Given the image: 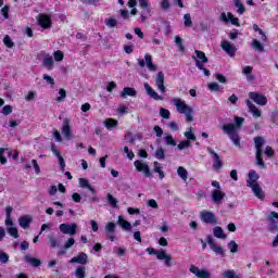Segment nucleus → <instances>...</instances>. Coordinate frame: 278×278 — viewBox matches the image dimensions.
I'll use <instances>...</instances> for the list:
<instances>
[{
    "mask_svg": "<svg viewBox=\"0 0 278 278\" xmlns=\"http://www.w3.org/2000/svg\"><path fill=\"white\" fill-rule=\"evenodd\" d=\"M153 166H154L153 172H154V173H157L159 179H164V178L166 177V174H164V170H162V165H161V163L157 162V161H155V162L153 163Z\"/></svg>",
    "mask_w": 278,
    "mask_h": 278,
    "instance_id": "34",
    "label": "nucleus"
},
{
    "mask_svg": "<svg viewBox=\"0 0 278 278\" xmlns=\"http://www.w3.org/2000/svg\"><path fill=\"white\" fill-rule=\"evenodd\" d=\"M70 264H83V265L88 264V254L81 252L79 255L73 257L70 261Z\"/></svg>",
    "mask_w": 278,
    "mask_h": 278,
    "instance_id": "23",
    "label": "nucleus"
},
{
    "mask_svg": "<svg viewBox=\"0 0 278 278\" xmlns=\"http://www.w3.org/2000/svg\"><path fill=\"white\" fill-rule=\"evenodd\" d=\"M14 208L12 206H7L4 208L5 212V226H7V231L12 236V238H18V229L14 227V222H12V212Z\"/></svg>",
    "mask_w": 278,
    "mask_h": 278,
    "instance_id": "3",
    "label": "nucleus"
},
{
    "mask_svg": "<svg viewBox=\"0 0 278 278\" xmlns=\"http://www.w3.org/2000/svg\"><path fill=\"white\" fill-rule=\"evenodd\" d=\"M138 65L141 68H144V66H147L148 71H150V73L157 72V65L155 63H153V56L149 53L144 54V59H138Z\"/></svg>",
    "mask_w": 278,
    "mask_h": 278,
    "instance_id": "4",
    "label": "nucleus"
},
{
    "mask_svg": "<svg viewBox=\"0 0 278 278\" xmlns=\"http://www.w3.org/2000/svg\"><path fill=\"white\" fill-rule=\"evenodd\" d=\"M251 47L252 49H254V51H257V53H264V43H261L260 40L253 39L251 42Z\"/></svg>",
    "mask_w": 278,
    "mask_h": 278,
    "instance_id": "35",
    "label": "nucleus"
},
{
    "mask_svg": "<svg viewBox=\"0 0 278 278\" xmlns=\"http://www.w3.org/2000/svg\"><path fill=\"white\" fill-rule=\"evenodd\" d=\"M13 112V109H12V106L11 105H4L3 108H2V114L4 115V116H10V114Z\"/></svg>",
    "mask_w": 278,
    "mask_h": 278,
    "instance_id": "63",
    "label": "nucleus"
},
{
    "mask_svg": "<svg viewBox=\"0 0 278 278\" xmlns=\"http://www.w3.org/2000/svg\"><path fill=\"white\" fill-rule=\"evenodd\" d=\"M160 116H162V118H170V111H168L164 108H161Z\"/></svg>",
    "mask_w": 278,
    "mask_h": 278,
    "instance_id": "62",
    "label": "nucleus"
},
{
    "mask_svg": "<svg viewBox=\"0 0 278 278\" xmlns=\"http://www.w3.org/2000/svg\"><path fill=\"white\" fill-rule=\"evenodd\" d=\"M245 103L254 118H260V116H262V111H260V109H257V106H255L251 100H247Z\"/></svg>",
    "mask_w": 278,
    "mask_h": 278,
    "instance_id": "27",
    "label": "nucleus"
},
{
    "mask_svg": "<svg viewBox=\"0 0 278 278\" xmlns=\"http://www.w3.org/2000/svg\"><path fill=\"white\" fill-rule=\"evenodd\" d=\"M235 7L238 8L237 12L238 14H242L243 12L247 11L244 8V4H242V0H235Z\"/></svg>",
    "mask_w": 278,
    "mask_h": 278,
    "instance_id": "48",
    "label": "nucleus"
},
{
    "mask_svg": "<svg viewBox=\"0 0 278 278\" xmlns=\"http://www.w3.org/2000/svg\"><path fill=\"white\" fill-rule=\"evenodd\" d=\"M208 90H211V92H218V90H220V85L217 83H210Z\"/></svg>",
    "mask_w": 278,
    "mask_h": 278,
    "instance_id": "57",
    "label": "nucleus"
},
{
    "mask_svg": "<svg viewBox=\"0 0 278 278\" xmlns=\"http://www.w3.org/2000/svg\"><path fill=\"white\" fill-rule=\"evenodd\" d=\"M75 277L77 278L86 277V267H78L75 271Z\"/></svg>",
    "mask_w": 278,
    "mask_h": 278,
    "instance_id": "50",
    "label": "nucleus"
},
{
    "mask_svg": "<svg viewBox=\"0 0 278 278\" xmlns=\"http://www.w3.org/2000/svg\"><path fill=\"white\" fill-rule=\"evenodd\" d=\"M191 58L195 62V66L199 70H203V66H205V64L208 62L205 52L201 50H195Z\"/></svg>",
    "mask_w": 278,
    "mask_h": 278,
    "instance_id": "6",
    "label": "nucleus"
},
{
    "mask_svg": "<svg viewBox=\"0 0 278 278\" xmlns=\"http://www.w3.org/2000/svg\"><path fill=\"white\" fill-rule=\"evenodd\" d=\"M116 23L118 22L116 21V18L113 17L105 20L106 27H116Z\"/></svg>",
    "mask_w": 278,
    "mask_h": 278,
    "instance_id": "60",
    "label": "nucleus"
},
{
    "mask_svg": "<svg viewBox=\"0 0 278 278\" xmlns=\"http://www.w3.org/2000/svg\"><path fill=\"white\" fill-rule=\"evenodd\" d=\"M3 43L5 45V47H8L9 49H12V47H14V41H12V38H10V36H4L3 38Z\"/></svg>",
    "mask_w": 278,
    "mask_h": 278,
    "instance_id": "52",
    "label": "nucleus"
},
{
    "mask_svg": "<svg viewBox=\"0 0 278 278\" xmlns=\"http://www.w3.org/2000/svg\"><path fill=\"white\" fill-rule=\"evenodd\" d=\"M37 23L42 29H51V16L48 14H39Z\"/></svg>",
    "mask_w": 278,
    "mask_h": 278,
    "instance_id": "15",
    "label": "nucleus"
},
{
    "mask_svg": "<svg viewBox=\"0 0 278 278\" xmlns=\"http://www.w3.org/2000/svg\"><path fill=\"white\" fill-rule=\"evenodd\" d=\"M177 175L182 179V181H188V169H186V167L179 166L177 168Z\"/></svg>",
    "mask_w": 278,
    "mask_h": 278,
    "instance_id": "38",
    "label": "nucleus"
},
{
    "mask_svg": "<svg viewBox=\"0 0 278 278\" xmlns=\"http://www.w3.org/2000/svg\"><path fill=\"white\" fill-rule=\"evenodd\" d=\"M182 22L185 27L190 28L192 27V16L190 15V13H186L182 17Z\"/></svg>",
    "mask_w": 278,
    "mask_h": 278,
    "instance_id": "43",
    "label": "nucleus"
},
{
    "mask_svg": "<svg viewBox=\"0 0 278 278\" xmlns=\"http://www.w3.org/2000/svg\"><path fill=\"white\" fill-rule=\"evenodd\" d=\"M155 157L156 160H164V157H166V154H164V149L157 148L155 151Z\"/></svg>",
    "mask_w": 278,
    "mask_h": 278,
    "instance_id": "56",
    "label": "nucleus"
},
{
    "mask_svg": "<svg viewBox=\"0 0 278 278\" xmlns=\"http://www.w3.org/2000/svg\"><path fill=\"white\" fill-rule=\"evenodd\" d=\"M51 151L52 153H54L55 157H58L61 170H64L66 168V163L64 162V157H62V154L59 152L58 149H55V146H52Z\"/></svg>",
    "mask_w": 278,
    "mask_h": 278,
    "instance_id": "30",
    "label": "nucleus"
},
{
    "mask_svg": "<svg viewBox=\"0 0 278 278\" xmlns=\"http://www.w3.org/2000/svg\"><path fill=\"white\" fill-rule=\"evenodd\" d=\"M254 144L256 149V164L260 166V168H266L264 160L262 159V147H264V138L255 137Z\"/></svg>",
    "mask_w": 278,
    "mask_h": 278,
    "instance_id": "5",
    "label": "nucleus"
},
{
    "mask_svg": "<svg viewBox=\"0 0 278 278\" xmlns=\"http://www.w3.org/2000/svg\"><path fill=\"white\" fill-rule=\"evenodd\" d=\"M0 262L2 264H8V262H10V255H8V253L3 252L2 250H0Z\"/></svg>",
    "mask_w": 278,
    "mask_h": 278,
    "instance_id": "51",
    "label": "nucleus"
},
{
    "mask_svg": "<svg viewBox=\"0 0 278 278\" xmlns=\"http://www.w3.org/2000/svg\"><path fill=\"white\" fill-rule=\"evenodd\" d=\"M42 79L45 81H47V84H49V86H51V87L55 86V79H53V77H51L47 74H43Z\"/></svg>",
    "mask_w": 278,
    "mask_h": 278,
    "instance_id": "54",
    "label": "nucleus"
},
{
    "mask_svg": "<svg viewBox=\"0 0 278 278\" xmlns=\"http://www.w3.org/2000/svg\"><path fill=\"white\" fill-rule=\"evenodd\" d=\"M59 230L61 233H65L67 236H75L77 233V224H61L59 226Z\"/></svg>",
    "mask_w": 278,
    "mask_h": 278,
    "instance_id": "13",
    "label": "nucleus"
},
{
    "mask_svg": "<svg viewBox=\"0 0 278 278\" xmlns=\"http://www.w3.org/2000/svg\"><path fill=\"white\" fill-rule=\"evenodd\" d=\"M165 144L168 147H177V141L173 138V135L165 134L164 136Z\"/></svg>",
    "mask_w": 278,
    "mask_h": 278,
    "instance_id": "42",
    "label": "nucleus"
},
{
    "mask_svg": "<svg viewBox=\"0 0 278 278\" xmlns=\"http://www.w3.org/2000/svg\"><path fill=\"white\" fill-rule=\"evenodd\" d=\"M206 151L211 154L213 160V170H220V168H223V160L220 159V155H218V153H216V151H214L212 148H206Z\"/></svg>",
    "mask_w": 278,
    "mask_h": 278,
    "instance_id": "8",
    "label": "nucleus"
},
{
    "mask_svg": "<svg viewBox=\"0 0 278 278\" xmlns=\"http://www.w3.org/2000/svg\"><path fill=\"white\" fill-rule=\"evenodd\" d=\"M206 242L212 251L216 253V255H225V250H223V247L216 244L214 242V239L212 237H207Z\"/></svg>",
    "mask_w": 278,
    "mask_h": 278,
    "instance_id": "20",
    "label": "nucleus"
},
{
    "mask_svg": "<svg viewBox=\"0 0 278 278\" xmlns=\"http://www.w3.org/2000/svg\"><path fill=\"white\" fill-rule=\"evenodd\" d=\"M250 188H251L253 194L255 197H257L260 199V201H264L265 193H264V190L262 189V187L260 186V184L252 185Z\"/></svg>",
    "mask_w": 278,
    "mask_h": 278,
    "instance_id": "29",
    "label": "nucleus"
},
{
    "mask_svg": "<svg viewBox=\"0 0 278 278\" xmlns=\"http://www.w3.org/2000/svg\"><path fill=\"white\" fill-rule=\"evenodd\" d=\"M155 86L164 94L166 92V86H164V73L159 72L155 77Z\"/></svg>",
    "mask_w": 278,
    "mask_h": 278,
    "instance_id": "22",
    "label": "nucleus"
},
{
    "mask_svg": "<svg viewBox=\"0 0 278 278\" xmlns=\"http://www.w3.org/2000/svg\"><path fill=\"white\" fill-rule=\"evenodd\" d=\"M223 51L228 53L230 58H233L236 55V51H238V48H236V45L231 43L230 41L224 40L220 45Z\"/></svg>",
    "mask_w": 278,
    "mask_h": 278,
    "instance_id": "16",
    "label": "nucleus"
},
{
    "mask_svg": "<svg viewBox=\"0 0 278 278\" xmlns=\"http://www.w3.org/2000/svg\"><path fill=\"white\" fill-rule=\"evenodd\" d=\"M173 105H175L178 114L185 116L186 123H192L194 121V109L190 104L186 103V100L181 98L172 99Z\"/></svg>",
    "mask_w": 278,
    "mask_h": 278,
    "instance_id": "2",
    "label": "nucleus"
},
{
    "mask_svg": "<svg viewBox=\"0 0 278 278\" xmlns=\"http://www.w3.org/2000/svg\"><path fill=\"white\" fill-rule=\"evenodd\" d=\"M228 249H230V253H238V243H236V241H230L228 243Z\"/></svg>",
    "mask_w": 278,
    "mask_h": 278,
    "instance_id": "58",
    "label": "nucleus"
},
{
    "mask_svg": "<svg viewBox=\"0 0 278 278\" xmlns=\"http://www.w3.org/2000/svg\"><path fill=\"white\" fill-rule=\"evenodd\" d=\"M138 2H139V7L141 8V10H143L144 12L150 14L151 3H149V0H138Z\"/></svg>",
    "mask_w": 278,
    "mask_h": 278,
    "instance_id": "41",
    "label": "nucleus"
},
{
    "mask_svg": "<svg viewBox=\"0 0 278 278\" xmlns=\"http://www.w3.org/2000/svg\"><path fill=\"white\" fill-rule=\"evenodd\" d=\"M175 42H176L179 51H184V39H181V37H179V36H176Z\"/></svg>",
    "mask_w": 278,
    "mask_h": 278,
    "instance_id": "59",
    "label": "nucleus"
},
{
    "mask_svg": "<svg viewBox=\"0 0 278 278\" xmlns=\"http://www.w3.org/2000/svg\"><path fill=\"white\" fill-rule=\"evenodd\" d=\"M159 5L161 10H164V12H168V10H170V0H161Z\"/></svg>",
    "mask_w": 278,
    "mask_h": 278,
    "instance_id": "46",
    "label": "nucleus"
},
{
    "mask_svg": "<svg viewBox=\"0 0 278 278\" xmlns=\"http://www.w3.org/2000/svg\"><path fill=\"white\" fill-rule=\"evenodd\" d=\"M25 261H26L28 264H30V266H35V267L40 266V260L34 258V257H31V256H29V255H26V256H25Z\"/></svg>",
    "mask_w": 278,
    "mask_h": 278,
    "instance_id": "44",
    "label": "nucleus"
},
{
    "mask_svg": "<svg viewBox=\"0 0 278 278\" xmlns=\"http://www.w3.org/2000/svg\"><path fill=\"white\" fill-rule=\"evenodd\" d=\"M242 73L245 75L248 81H253L255 79V76H253V66H244L242 67Z\"/></svg>",
    "mask_w": 278,
    "mask_h": 278,
    "instance_id": "33",
    "label": "nucleus"
},
{
    "mask_svg": "<svg viewBox=\"0 0 278 278\" xmlns=\"http://www.w3.org/2000/svg\"><path fill=\"white\" fill-rule=\"evenodd\" d=\"M178 149H179V151H184V149H189V147H190V141H188V140H182V141H180L179 143H178Z\"/></svg>",
    "mask_w": 278,
    "mask_h": 278,
    "instance_id": "55",
    "label": "nucleus"
},
{
    "mask_svg": "<svg viewBox=\"0 0 278 278\" xmlns=\"http://www.w3.org/2000/svg\"><path fill=\"white\" fill-rule=\"evenodd\" d=\"M117 225H119L124 231H131V223L125 219L123 215L117 217Z\"/></svg>",
    "mask_w": 278,
    "mask_h": 278,
    "instance_id": "25",
    "label": "nucleus"
},
{
    "mask_svg": "<svg viewBox=\"0 0 278 278\" xmlns=\"http://www.w3.org/2000/svg\"><path fill=\"white\" fill-rule=\"evenodd\" d=\"M227 197V193L220 189H215L211 192V198L213 203H216L217 205H220L223 203V200Z\"/></svg>",
    "mask_w": 278,
    "mask_h": 278,
    "instance_id": "17",
    "label": "nucleus"
},
{
    "mask_svg": "<svg viewBox=\"0 0 278 278\" xmlns=\"http://www.w3.org/2000/svg\"><path fill=\"white\" fill-rule=\"evenodd\" d=\"M48 240H49L50 247H51L52 249H55V247L59 245L58 239H55L53 236H48Z\"/></svg>",
    "mask_w": 278,
    "mask_h": 278,
    "instance_id": "64",
    "label": "nucleus"
},
{
    "mask_svg": "<svg viewBox=\"0 0 278 278\" xmlns=\"http://www.w3.org/2000/svg\"><path fill=\"white\" fill-rule=\"evenodd\" d=\"M78 184L80 188H87V190H90V192L94 193V189L92 186H90V182L86 178H79Z\"/></svg>",
    "mask_w": 278,
    "mask_h": 278,
    "instance_id": "40",
    "label": "nucleus"
},
{
    "mask_svg": "<svg viewBox=\"0 0 278 278\" xmlns=\"http://www.w3.org/2000/svg\"><path fill=\"white\" fill-rule=\"evenodd\" d=\"M219 21H222V23H225L226 25L230 23V25L240 27V20H238V17L233 16V13H231V12L220 13Z\"/></svg>",
    "mask_w": 278,
    "mask_h": 278,
    "instance_id": "7",
    "label": "nucleus"
},
{
    "mask_svg": "<svg viewBox=\"0 0 278 278\" xmlns=\"http://www.w3.org/2000/svg\"><path fill=\"white\" fill-rule=\"evenodd\" d=\"M53 58L55 62H62L64 60V52L58 50L53 52Z\"/></svg>",
    "mask_w": 278,
    "mask_h": 278,
    "instance_id": "49",
    "label": "nucleus"
},
{
    "mask_svg": "<svg viewBox=\"0 0 278 278\" xmlns=\"http://www.w3.org/2000/svg\"><path fill=\"white\" fill-rule=\"evenodd\" d=\"M106 199H108V202L111 205V207L115 208L116 205H118V200H116V198L112 197V193H108Z\"/></svg>",
    "mask_w": 278,
    "mask_h": 278,
    "instance_id": "47",
    "label": "nucleus"
},
{
    "mask_svg": "<svg viewBox=\"0 0 278 278\" xmlns=\"http://www.w3.org/2000/svg\"><path fill=\"white\" fill-rule=\"evenodd\" d=\"M200 216H201V220H203V223H207L210 225H215V223H216V216H214V213H212L210 211H202Z\"/></svg>",
    "mask_w": 278,
    "mask_h": 278,
    "instance_id": "19",
    "label": "nucleus"
},
{
    "mask_svg": "<svg viewBox=\"0 0 278 278\" xmlns=\"http://www.w3.org/2000/svg\"><path fill=\"white\" fill-rule=\"evenodd\" d=\"M185 138L190 142L197 140V136L194 135V128L188 127L184 134Z\"/></svg>",
    "mask_w": 278,
    "mask_h": 278,
    "instance_id": "37",
    "label": "nucleus"
},
{
    "mask_svg": "<svg viewBox=\"0 0 278 278\" xmlns=\"http://www.w3.org/2000/svg\"><path fill=\"white\" fill-rule=\"evenodd\" d=\"M157 260L163 262L166 268H170V266H175V262H173V256L166 253L165 250H160Z\"/></svg>",
    "mask_w": 278,
    "mask_h": 278,
    "instance_id": "12",
    "label": "nucleus"
},
{
    "mask_svg": "<svg viewBox=\"0 0 278 278\" xmlns=\"http://www.w3.org/2000/svg\"><path fill=\"white\" fill-rule=\"evenodd\" d=\"M136 94L137 92L135 88L126 87L123 89L119 97H122V99H126V97H136Z\"/></svg>",
    "mask_w": 278,
    "mask_h": 278,
    "instance_id": "32",
    "label": "nucleus"
},
{
    "mask_svg": "<svg viewBox=\"0 0 278 278\" xmlns=\"http://www.w3.org/2000/svg\"><path fill=\"white\" fill-rule=\"evenodd\" d=\"M117 114H121L123 116V114H129V108L125 106V105H119L117 108Z\"/></svg>",
    "mask_w": 278,
    "mask_h": 278,
    "instance_id": "61",
    "label": "nucleus"
},
{
    "mask_svg": "<svg viewBox=\"0 0 278 278\" xmlns=\"http://www.w3.org/2000/svg\"><path fill=\"white\" fill-rule=\"evenodd\" d=\"M64 99H66V90L60 89L59 90V97H56L55 101L58 103H60V102L64 101Z\"/></svg>",
    "mask_w": 278,
    "mask_h": 278,
    "instance_id": "53",
    "label": "nucleus"
},
{
    "mask_svg": "<svg viewBox=\"0 0 278 278\" xmlns=\"http://www.w3.org/2000/svg\"><path fill=\"white\" fill-rule=\"evenodd\" d=\"M134 166L138 173H142L144 177H151V167H149V164L147 162L137 160L134 162Z\"/></svg>",
    "mask_w": 278,
    "mask_h": 278,
    "instance_id": "11",
    "label": "nucleus"
},
{
    "mask_svg": "<svg viewBox=\"0 0 278 278\" xmlns=\"http://www.w3.org/2000/svg\"><path fill=\"white\" fill-rule=\"evenodd\" d=\"M257 179H260V175L255 170L249 172V179L247 180V186L250 188L251 186L257 185Z\"/></svg>",
    "mask_w": 278,
    "mask_h": 278,
    "instance_id": "26",
    "label": "nucleus"
},
{
    "mask_svg": "<svg viewBox=\"0 0 278 278\" xmlns=\"http://www.w3.org/2000/svg\"><path fill=\"white\" fill-rule=\"evenodd\" d=\"M244 123L243 117L235 116V125L233 124H225L223 126V131L227 134L232 140L235 147H240V136L238 135L237 129H240Z\"/></svg>",
    "mask_w": 278,
    "mask_h": 278,
    "instance_id": "1",
    "label": "nucleus"
},
{
    "mask_svg": "<svg viewBox=\"0 0 278 278\" xmlns=\"http://www.w3.org/2000/svg\"><path fill=\"white\" fill-rule=\"evenodd\" d=\"M220 277L222 278H240V275H238L233 269H226L222 271Z\"/></svg>",
    "mask_w": 278,
    "mask_h": 278,
    "instance_id": "36",
    "label": "nucleus"
},
{
    "mask_svg": "<svg viewBox=\"0 0 278 278\" xmlns=\"http://www.w3.org/2000/svg\"><path fill=\"white\" fill-rule=\"evenodd\" d=\"M42 64L45 68H48V71H53V66H55V61L53 60V56L50 54H46L42 60Z\"/></svg>",
    "mask_w": 278,
    "mask_h": 278,
    "instance_id": "28",
    "label": "nucleus"
},
{
    "mask_svg": "<svg viewBox=\"0 0 278 278\" xmlns=\"http://www.w3.org/2000/svg\"><path fill=\"white\" fill-rule=\"evenodd\" d=\"M104 231L106 233H114V231H116V224L109 222L106 223L105 227H104Z\"/></svg>",
    "mask_w": 278,
    "mask_h": 278,
    "instance_id": "45",
    "label": "nucleus"
},
{
    "mask_svg": "<svg viewBox=\"0 0 278 278\" xmlns=\"http://www.w3.org/2000/svg\"><path fill=\"white\" fill-rule=\"evenodd\" d=\"M61 134L65 138V140H73V138H75V135H73V129L71 128V119L70 118H65L63 121Z\"/></svg>",
    "mask_w": 278,
    "mask_h": 278,
    "instance_id": "9",
    "label": "nucleus"
},
{
    "mask_svg": "<svg viewBox=\"0 0 278 278\" xmlns=\"http://www.w3.org/2000/svg\"><path fill=\"white\" fill-rule=\"evenodd\" d=\"M267 229L268 231H278V213L277 212H270L267 217Z\"/></svg>",
    "mask_w": 278,
    "mask_h": 278,
    "instance_id": "10",
    "label": "nucleus"
},
{
    "mask_svg": "<svg viewBox=\"0 0 278 278\" xmlns=\"http://www.w3.org/2000/svg\"><path fill=\"white\" fill-rule=\"evenodd\" d=\"M103 125L110 131H112V129H116V127H118V121H116L114 118H106V119H104Z\"/></svg>",
    "mask_w": 278,
    "mask_h": 278,
    "instance_id": "31",
    "label": "nucleus"
},
{
    "mask_svg": "<svg viewBox=\"0 0 278 278\" xmlns=\"http://www.w3.org/2000/svg\"><path fill=\"white\" fill-rule=\"evenodd\" d=\"M143 87H144L147 94H149V97H151V99H154V101H163L164 100V98H162V96H159L155 92V90L153 88H151V85H149V83H144Z\"/></svg>",
    "mask_w": 278,
    "mask_h": 278,
    "instance_id": "21",
    "label": "nucleus"
},
{
    "mask_svg": "<svg viewBox=\"0 0 278 278\" xmlns=\"http://www.w3.org/2000/svg\"><path fill=\"white\" fill-rule=\"evenodd\" d=\"M31 215H24L18 218V225L22 229H29V225H31Z\"/></svg>",
    "mask_w": 278,
    "mask_h": 278,
    "instance_id": "24",
    "label": "nucleus"
},
{
    "mask_svg": "<svg viewBox=\"0 0 278 278\" xmlns=\"http://www.w3.org/2000/svg\"><path fill=\"white\" fill-rule=\"evenodd\" d=\"M213 235L215 236V238H219L222 240H225V238H227V235H225L223 228L218 226L213 229Z\"/></svg>",
    "mask_w": 278,
    "mask_h": 278,
    "instance_id": "39",
    "label": "nucleus"
},
{
    "mask_svg": "<svg viewBox=\"0 0 278 278\" xmlns=\"http://www.w3.org/2000/svg\"><path fill=\"white\" fill-rule=\"evenodd\" d=\"M189 271L198 278H210V271L207 269H200L194 265L190 266Z\"/></svg>",
    "mask_w": 278,
    "mask_h": 278,
    "instance_id": "18",
    "label": "nucleus"
},
{
    "mask_svg": "<svg viewBox=\"0 0 278 278\" xmlns=\"http://www.w3.org/2000/svg\"><path fill=\"white\" fill-rule=\"evenodd\" d=\"M249 98L251 99V101L256 103V105L264 106V105H266L268 103V99L266 98V96H264L262 93L250 92L249 93Z\"/></svg>",
    "mask_w": 278,
    "mask_h": 278,
    "instance_id": "14",
    "label": "nucleus"
}]
</instances>
